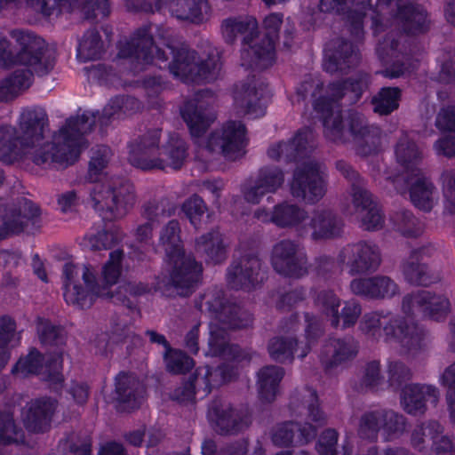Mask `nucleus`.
I'll return each instance as SVG.
<instances>
[{
  "mask_svg": "<svg viewBox=\"0 0 455 455\" xmlns=\"http://www.w3.org/2000/svg\"><path fill=\"white\" fill-rule=\"evenodd\" d=\"M370 76L358 72L354 76L328 85V95L315 100V109L321 114L324 138L335 144H347L352 141L355 128L359 124V113L350 111L346 117L337 104L344 100L345 104H355L369 87Z\"/></svg>",
  "mask_w": 455,
  "mask_h": 455,
  "instance_id": "nucleus-1",
  "label": "nucleus"
},
{
  "mask_svg": "<svg viewBox=\"0 0 455 455\" xmlns=\"http://www.w3.org/2000/svg\"><path fill=\"white\" fill-rule=\"evenodd\" d=\"M159 245L163 247L169 262L173 265L165 291L170 295L189 296L202 279L203 267L193 255L185 254L178 220H172L163 228Z\"/></svg>",
  "mask_w": 455,
  "mask_h": 455,
  "instance_id": "nucleus-2",
  "label": "nucleus"
},
{
  "mask_svg": "<svg viewBox=\"0 0 455 455\" xmlns=\"http://www.w3.org/2000/svg\"><path fill=\"white\" fill-rule=\"evenodd\" d=\"M96 123L94 113H84L81 116L67 119L52 142L44 144L31 155V160L37 165L49 161L60 164H73L79 157L81 149L86 147L84 135L90 133Z\"/></svg>",
  "mask_w": 455,
  "mask_h": 455,
  "instance_id": "nucleus-3",
  "label": "nucleus"
},
{
  "mask_svg": "<svg viewBox=\"0 0 455 455\" xmlns=\"http://www.w3.org/2000/svg\"><path fill=\"white\" fill-rule=\"evenodd\" d=\"M91 199L95 210L102 212L108 220L124 218L136 201L134 187L129 182L118 186L95 184L91 190Z\"/></svg>",
  "mask_w": 455,
  "mask_h": 455,
  "instance_id": "nucleus-4",
  "label": "nucleus"
},
{
  "mask_svg": "<svg viewBox=\"0 0 455 455\" xmlns=\"http://www.w3.org/2000/svg\"><path fill=\"white\" fill-rule=\"evenodd\" d=\"M207 417L213 430L221 436L238 435L252 423V412L248 406L235 408L230 402L221 397L211 401Z\"/></svg>",
  "mask_w": 455,
  "mask_h": 455,
  "instance_id": "nucleus-5",
  "label": "nucleus"
},
{
  "mask_svg": "<svg viewBox=\"0 0 455 455\" xmlns=\"http://www.w3.org/2000/svg\"><path fill=\"white\" fill-rule=\"evenodd\" d=\"M290 192L298 201L310 204L319 202L327 192L321 164L308 159L297 166L290 182Z\"/></svg>",
  "mask_w": 455,
  "mask_h": 455,
  "instance_id": "nucleus-6",
  "label": "nucleus"
},
{
  "mask_svg": "<svg viewBox=\"0 0 455 455\" xmlns=\"http://www.w3.org/2000/svg\"><path fill=\"white\" fill-rule=\"evenodd\" d=\"M36 330L40 344L49 351L54 353L46 363L48 375L46 380L59 384L63 381V376L59 370L62 364L63 347L68 341V331L60 324L53 323L50 319L37 316Z\"/></svg>",
  "mask_w": 455,
  "mask_h": 455,
  "instance_id": "nucleus-7",
  "label": "nucleus"
},
{
  "mask_svg": "<svg viewBox=\"0 0 455 455\" xmlns=\"http://www.w3.org/2000/svg\"><path fill=\"white\" fill-rule=\"evenodd\" d=\"M205 305L215 321L214 323L224 328L226 331L246 329L253 324V315L236 302L227 299L221 291L209 298Z\"/></svg>",
  "mask_w": 455,
  "mask_h": 455,
  "instance_id": "nucleus-8",
  "label": "nucleus"
},
{
  "mask_svg": "<svg viewBox=\"0 0 455 455\" xmlns=\"http://www.w3.org/2000/svg\"><path fill=\"white\" fill-rule=\"evenodd\" d=\"M262 260L257 251H246L235 259L227 271L228 285L234 290L250 291L264 280Z\"/></svg>",
  "mask_w": 455,
  "mask_h": 455,
  "instance_id": "nucleus-9",
  "label": "nucleus"
},
{
  "mask_svg": "<svg viewBox=\"0 0 455 455\" xmlns=\"http://www.w3.org/2000/svg\"><path fill=\"white\" fill-rule=\"evenodd\" d=\"M271 264L275 272L287 277L301 278L309 272L307 254L298 242L291 239L281 240L273 246Z\"/></svg>",
  "mask_w": 455,
  "mask_h": 455,
  "instance_id": "nucleus-10",
  "label": "nucleus"
},
{
  "mask_svg": "<svg viewBox=\"0 0 455 455\" xmlns=\"http://www.w3.org/2000/svg\"><path fill=\"white\" fill-rule=\"evenodd\" d=\"M40 214L39 207L25 197L0 204V242L23 233L28 221Z\"/></svg>",
  "mask_w": 455,
  "mask_h": 455,
  "instance_id": "nucleus-11",
  "label": "nucleus"
},
{
  "mask_svg": "<svg viewBox=\"0 0 455 455\" xmlns=\"http://www.w3.org/2000/svg\"><path fill=\"white\" fill-rule=\"evenodd\" d=\"M245 135L246 128L243 123L229 121L220 130L211 133L206 149L212 153H220L226 159L235 161L245 154Z\"/></svg>",
  "mask_w": 455,
  "mask_h": 455,
  "instance_id": "nucleus-12",
  "label": "nucleus"
},
{
  "mask_svg": "<svg viewBox=\"0 0 455 455\" xmlns=\"http://www.w3.org/2000/svg\"><path fill=\"white\" fill-rule=\"evenodd\" d=\"M213 100L212 91L202 90L195 93L192 99L187 100L180 108V115L192 136H202L215 120L216 116L212 108Z\"/></svg>",
  "mask_w": 455,
  "mask_h": 455,
  "instance_id": "nucleus-13",
  "label": "nucleus"
},
{
  "mask_svg": "<svg viewBox=\"0 0 455 455\" xmlns=\"http://www.w3.org/2000/svg\"><path fill=\"white\" fill-rule=\"evenodd\" d=\"M387 338L396 339L400 343L401 355L408 359H415L427 348V333L417 325L409 324L402 317H392L384 325Z\"/></svg>",
  "mask_w": 455,
  "mask_h": 455,
  "instance_id": "nucleus-14",
  "label": "nucleus"
},
{
  "mask_svg": "<svg viewBox=\"0 0 455 455\" xmlns=\"http://www.w3.org/2000/svg\"><path fill=\"white\" fill-rule=\"evenodd\" d=\"M11 35L16 40L18 46L15 50V65L36 67V70L39 72H47L52 67L49 60L50 55L43 63L48 50L42 37L20 30H12Z\"/></svg>",
  "mask_w": 455,
  "mask_h": 455,
  "instance_id": "nucleus-15",
  "label": "nucleus"
},
{
  "mask_svg": "<svg viewBox=\"0 0 455 455\" xmlns=\"http://www.w3.org/2000/svg\"><path fill=\"white\" fill-rule=\"evenodd\" d=\"M293 404L297 407L302 406L307 410V418L315 423L313 426L310 423L299 424L296 443L304 445L314 440L317 435V427H323L327 423L325 413L320 408L319 397L315 389L310 387H304L296 392Z\"/></svg>",
  "mask_w": 455,
  "mask_h": 455,
  "instance_id": "nucleus-16",
  "label": "nucleus"
},
{
  "mask_svg": "<svg viewBox=\"0 0 455 455\" xmlns=\"http://www.w3.org/2000/svg\"><path fill=\"white\" fill-rule=\"evenodd\" d=\"M156 60L166 63L170 57L167 66L170 72L183 80L195 82L196 70L197 64L196 52L185 46H175L164 44V47L155 46Z\"/></svg>",
  "mask_w": 455,
  "mask_h": 455,
  "instance_id": "nucleus-17",
  "label": "nucleus"
},
{
  "mask_svg": "<svg viewBox=\"0 0 455 455\" xmlns=\"http://www.w3.org/2000/svg\"><path fill=\"white\" fill-rule=\"evenodd\" d=\"M155 46L152 34L149 32V27L144 26L138 28L130 40L121 43L117 57L121 59H130L137 70H142L143 68L156 60V54L153 55Z\"/></svg>",
  "mask_w": 455,
  "mask_h": 455,
  "instance_id": "nucleus-18",
  "label": "nucleus"
},
{
  "mask_svg": "<svg viewBox=\"0 0 455 455\" xmlns=\"http://www.w3.org/2000/svg\"><path fill=\"white\" fill-rule=\"evenodd\" d=\"M57 407V400L46 396L28 402L22 413L25 429L34 435L49 432Z\"/></svg>",
  "mask_w": 455,
  "mask_h": 455,
  "instance_id": "nucleus-19",
  "label": "nucleus"
},
{
  "mask_svg": "<svg viewBox=\"0 0 455 455\" xmlns=\"http://www.w3.org/2000/svg\"><path fill=\"white\" fill-rule=\"evenodd\" d=\"M359 61L358 51L347 40L337 37L326 44L323 61V68L326 72L347 74L351 68L359 64Z\"/></svg>",
  "mask_w": 455,
  "mask_h": 455,
  "instance_id": "nucleus-20",
  "label": "nucleus"
},
{
  "mask_svg": "<svg viewBox=\"0 0 455 455\" xmlns=\"http://www.w3.org/2000/svg\"><path fill=\"white\" fill-rule=\"evenodd\" d=\"M352 204L357 212L363 214L362 224L365 230H377L383 227L384 219L373 195L363 181L351 188Z\"/></svg>",
  "mask_w": 455,
  "mask_h": 455,
  "instance_id": "nucleus-21",
  "label": "nucleus"
},
{
  "mask_svg": "<svg viewBox=\"0 0 455 455\" xmlns=\"http://www.w3.org/2000/svg\"><path fill=\"white\" fill-rule=\"evenodd\" d=\"M347 266L351 275L373 273L379 267L382 257L379 248L371 243L359 241L348 245Z\"/></svg>",
  "mask_w": 455,
  "mask_h": 455,
  "instance_id": "nucleus-22",
  "label": "nucleus"
},
{
  "mask_svg": "<svg viewBox=\"0 0 455 455\" xmlns=\"http://www.w3.org/2000/svg\"><path fill=\"white\" fill-rule=\"evenodd\" d=\"M394 182L403 180L407 185L410 198L415 207L424 212H430L434 206L435 186L420 169H413L412 172L397 176Z\"/></svg>",
  "mask_w": 455,
  "mask_h": 455,
  "instance_id": "nucleus-23",
  "label": "nucleus"
},
{
  "mask_svg": "<svg viewBox=\"0 0 455 455\" xmlns=\"http://www.w3.org/2000/svg\"><path fill=\"white\" fill-rule=\"evenodd\" d=\"M115 393L117 410L130 412L140 406L145 388L134 375L121 372L116 377Z\"/></svg>",
  "mask_w": 455,
  "mask_h": 455,
  "instance_id": "nucleus-24",
  "label": "nucleus"
},
{
  "mask_svg": "<svg viewBox=\"0 0 455 455\" xmlns=\"http://www.w3.org/2000/svg\"><path fill=\"white\" fill-rule=\"evenodd\" d=\"M48 126V116L41 108H27L20 117L18 132L23 143L32 148L43 139Z\"/></svg>",
  "mask_w": 455,
  "mask_h": 455,
  "instance_id": "nucleus-25",
  "label": "nucleus"
},
{
  "mask_svg": "<svg viewBox=\"0 0 455 455\" xmlns=\"http://www.w3.org/2000/svg\"><path fill=\"white\" fill-rule=\"evenodd\" d=\"M284 174L278 167H263L259 171L253 184L243 189L244 199L251 204H258L268 193L275 192L283 183Z\"/></svg>",
  "mask_w": 455,
  "mask_h": 455,
  "instance_id": "nucleus-26",
  "label": "nucleus"
},
{
  "mask_svg": "<svg viewBox=\"0 0 455 455\" xmlns=\"http://www.w3.org/2000/svg\"><path fill=\"white\" fill-rule=\"evenodd\" d=\"M358 347L352 339H329L323 347L320 360L325 371L353 360Z\"/></svg>",
  "mask_w": 455,
  "mask_h": 455,
  "instance_id": "nucleus-27",
  "label": "nucleus"
},
{
  "mask_svg": "<svg viewBox=\"0 0 455 455\" xmlns=\"http://www.w3.org/2000/svg\"><path fill=\"white\" fill-rule=\"evenodd\" d=\"M343 226L341 218L333 211L328 209L315 210L308 223V227L312 230L311 239L314 241L339 236Z\"/></svg>",
  "mask_w": 455,
  "mask_h": 455,
  "instance_id": "nucleus-28",
  "label": "nucleus"
},
{
  "mask_svg": "<svg viewBox=\"0 0 455 455\" xmlns=\"http://www.w3.org/2000/svg\"><path fill=\"white\" fill-rule=\"evenodd\" d=\"M350 289L355 295L379 299L394 296L398 288L390 277L375 275L353 280Z\"/></svg>",
  "mask_w": 455,
  "mask_h": 455,
  "instance_id": "nucleus-29",
  "label": "nucleus"
},
{
  "mask_svg": "<svg viewBox=\"0 0 455 455\" xmlns=\"http://www.w3.org/2000/svg\"><path fill=\"white\" fill-rule=\"evenodd\" d=\"M402 391L401 401L404 411L411 415H421L427 411V397L436 402L439 396L438 389L431 385L409 384Z\"/></svg>",
  "mask_w": 455,
  "mask_h": 455,
  "instance_id": "nucleus-30",
  "label": "nucleus"
},
{
  "mask_svg": "<svg viewBox=\"0 0 455 455\" xmlns=\"http://www.w3.org/2000/svg\"><path fill=\"white\" fill-rule=\"evenodd\" d=\"M209 328V349L206 355L232 361H242L246 358L245 353L237 344L229 342L228 333L224 328H220L215 323H210Z\"/></svg>",
  "mask_w": 455,
  "mask_h": 455,
  "instance_id": "nucleus-31",
  "label": "nucleus"
},
{
  "mask_svg": "<svg viewBox=\"0 0 455 455\" xmlns=\"http://www.w3.org/2000/svg\"><path fill=\"white\" fill-rule=\"evenodd\" d=\"M427 251L426 247L412 250L403 265L405 279L412 285L427 287L440 281L439 276L432 274L427 265L422 262Z\"/></svg>",
  "mask_w": 455,
  "mask_h": 455,
  "instance_id": "nucleus-32",
  "label": "nucleus"
},
{
  "mask_svg": "<svg viewBox=\"0 0 455 455\" xmlns=\"http://www.w3.org/2000/svg\"><path fill=\"white\" fill-rule=\"evenodd\" d=\"M357 121L359 125L355 128L352 139L356 145L357 153L363 156L378 154L381 148L380 129L369 125L361 114Z\"/></svg>",
  "mask_w": 455,
  "mask_h": 455,
  "instance_id": "nucleus-33",
  "label": "nucleus"
},
{
  "mask_svg": "<svg viewBox=\"0 0 455 455\" xmlns=\"http://www.w3.org/2000/svg\"><path fill=\"white\" fill-rule=\"evenodd\" d=\"M312 131L308 128L299 130L287 142H281V152L285 162H297L307 158L315 148Z\"/></svg>",
  "mask_w": 455,
  "mask_h": 455,
  "instance_id": "nucleus-34",
  "label": "nucleus"
},
{
  "mask_svg": "<svg viewBox=\"0 0 455 455\" xmlns=\"http://www.w3.org/2000/svg\"><path fill=\"white\" fill-rule=\"evenodd\" d=\"M221 33L228 44H234L237 35H243V43H251L258 28V22L253 17H234L225 19L221 23Z\"/></svg>",
  "mask_w": 455,
  "mask_h": 455,
  "instance_id": "nucleus-35",
  "label": "nucleus"
},
{
  "mask_svg": "<svg viewBox=\"0 0 455 455\" xmlns=\"http://www.w3.org/2000/svg\"><path fill=\"white\" fill-rule=\"evenodd\" d=\"M16 127L12 125L0 126V160L12 163L25 154L27 147L21 140Z\"/></svg>",
  "mask_w": 455,
  "mask_h": 455,
  "instance_id": "nucleus-36",
  "label": "nucleus"
},
{
  "mask_svg": "<svg viewBox=\"0 0 455 455\" xmlns=\"http://www.w3.org/2000/svg\"><path fill=\"white\" fill-rule=\"evenodd\" d=\"M196 250L197 253L205 257V261L213 264L221 263L227 257L222 235L217 229L198 237L196 240Z\"/></svg>",
  "mask_w": 455,
  "mask_h": 455,
  "instance_id": "nucleus-37",
  "label": "nucleus"
},
{
  "mask_svg": "<svg viewBox=\"0 0 455 455\" xmlns=\"http://www.w3.org/2000/svg\"><path fill=\"white\" fill-rule=\"evenodd\" d=\"M234 99L235 106L243 115L253 118L265 115L266 107L261 104L255 86L247 83L235 85Z\"/></svg>",
  "mask_w": 455,
  "mask_h": 455,
  "instance_id": "nucleus-38",
  "label": "nucleus"
},
{
  "mask_svg": "<svg viewBox=\"0 0 455 455\" xmlns=\"http://www.w3.org/2000/svg\"><path fill=\"white\" fill-rule=\"evenodd\" d=\"M169 8L177 19L196 24L205 20L210 9L206 0H172Z\"/></svg>",
  "mask_w": 455,
  "mask_h": 455,
  "instance_id": "nucleus-39",
  "label": "nucleus"
},
{
  "mask_svg": "<svg viewBox=\"0 0 455 455\" xmlns=\"http://www.w3.org/2000/svg\"><path fill=\"white\" fill-rule=\"evenodd\" d=\"M32 77L31 70L20 69L0 80V102H9L16 99L20 92L30 86Z\"/></svg>",
  "mask_w": 455,
  "mask_h": 455,
  "instance_id": "nucleus-40",
  "label": "nucleus"
},
{
  "mask_svg": "<svg viewBox=\"0 0 455 455\" xmlns=\"http://www.w3.org/2000/svg\"><path fill=\"white\" fill-rule=\"evenodd\" d=\"M396 17L406 34L423 33L428 28L426 11L412 2L399 10Z\"/></svg>",
  "mask_w": 455,
  "mask_h": 455,
  "instance_id": "nucleus-41",
  "label": "nucleus"
},
{
  "mask_svg": "<svg viewBox=\"0 0 455 455\" xmlns=\"http://www.w3.org/2000/svg\"><path fill=\"white\" fill-rule=\"evenodd\" d=\"M283 368L268 365L261 368L258 376V389L261 400L271 403L275 400L279 382L283 377Z\"/></svg>",
  "mask_w": 455,
  "mask_h": 455,
  "instance_id": "nucleus-42",
  "label": "nucleus"
},
{
  "mask_svg": "<svg viewBox=\"0 0 455 455\" xmlns=\"http://www.w3.org/2000/svg\"><path fill=\"white\" fill-rule=\"evenodd\" d=\"M395 153L398 164L404 168L403 174L412 172L413 169H419L417 165L421 161L422 154L415 141L408 135L403 134L398 139Z\"/></svg>",
  "mask_w": 455,
  "mask_h": 455,
  "instance_id": "nucleus-43",
  "label": "nucleus"
},
{
  "mask_svg": "<svg viewBox=\"0 0 455 455\" xmlns=\"http://www.w3.org/2000/svg\"><path fill=\"white\" fill-rule=\"evenodd\" d=\"M298 346L296 335H277L267 342V352L275 362L284 363H291L294 359V351Z\"/></svg>",
  "mask_w": 455,
  "mask_h": 455,
  "instance_id": "nucleus-44",
  "label": "nucleus"
},
{
  "mask_svg": "<svg viewBox=\"0 0 455 455\" xmlns=\"http://www.w3.org/2000/svg\"><path fill=\"white\" fill-rule=\"evenodd\" d=\"M307 218V212L297 204L282 203L275 206L271 220L280 228H292Z\"/></svg>",
  "mask_w": 455,
  "mask_h": 455,
  "instance_id": "nucleus-45",
  "label": "nucleus"
},
{
  "mask_svg": "<svg viewBox=\"0 0 455 455\" xmlns=\"http://www.w3.org/2000/svg\"><path fill=\"white\" fill-rule=\"evenodd\" d=\"M387 382L394 391H401L413 378L412 369L400 359L388 360L387 363Z\"/></svg>",
  "mask_w": 455,
  "mask_h": 455,
  "instance_id": "nucleus-46",
  "label": "nucleus"
},
{
  "mask_svg": "<svg viewBox=\"0 0 455 455\" xmlns=\"http://www.w3.org/2000/svg\"><path fill=\"white\" fill-rule=\"evenodd\" d=\"M65 300L68 304L77 307L80 309L90 308L97 298H106V291H97L84 287L81 284H75L72 290H68V283L65 284Z\"/></svg>",
  "mask_w": 455,
  "mask_h": 455,
  "instance_id": "nucleus-47",
  "label": "nucleus"
},
{
  "mask_svg": "<svg viewBox=\"0 0 455 455\" xmlns=\"http://www.w3.org/2000/svg\"><path fill=\"white\" fill-rule=\"evenodd\" d=\"M402 92L399 87H383L371 99L373 111L387 116L399 108Z\"/></svg>",
  "mask_w": 455,
  "mask_h": 455,
  "instance_id": "nucleus-48",
  "label": "nucleus"
},
{
  "mask_svg": "<svg viewBox=\"0 0 455 455\" xmlns=\"http://www.w3.org/2000/svg\"><path fill=\"white\" fill-rule=\"evenodd\" d=\"M275 41H270L264 36L259 42L251 45L248 51V54L251 56V65L259 69L270 67L275 61Z\"/></svg>",
  "mask_w": 455,
  "mask_h": 455,
  "instance_id": "nucleus-49",
  "label": "nucleus"
},
{
  "mask_svg": "<svg viewBox=\"0 0 455 455\" xmlns=\"http://www.w3.org/2000/svg\"><path fill=\"white\" fill-rule=\"evenodd\" d=\"M222 68L221 52L210 49L207 57L197 61L195 82L215 80Z\"/></svg>",
  "mask_w": 455,
  "mask_h": 455,
  "instance_id": "nucleus-50",
  "label": "nucleus"
},
{
  "mask_svg": "<svg viewBox=\"0 0 455 455\" xmlns=\"http://www.w3.org/2000/svg\"><path fill=\"white\" fill-rule=\"evenodd\" d=\"M25 434L20 427L11 411H0V444H25Z\"/></svg>",
  "mask_w": 455,
  "mask_h": 455,
  "instance_id": "nucleus-51",
  "label": "nucleus"
},
{
  "mask_svg": "<svg viewBox=\"0 0 455 455\" xmlns=\"http://www.w3.org/2000/svg\"><path fill=\"white\" fill-rule=\"evenodd\" d=\"M443 433L441 425L437 421H427L418 425L411 434V445L419 451L426 449L427 444H431L439 438Z\"/></svg>",
  "mask_w": 455,
  "mask_h": 455,
  "instance_id": "nucleus-52",
  "label": "nucleus"
},
{
  "mask_svg": "<svg viewBox=\"0 0 455 455\" xmlns=\"http://www.w3.org/2000/svg\"><path fill=\"white\" fill-rule=\"evenodd\" d=\"M187 151V143L178 137H172L166 144H163L161 154L166 157V168L180 169L188 156Z\"/></svg>",
  "mask_w": 455,
  "mask_h": 455,
  "instance_id": "nucleus-53",
  "label": "nucleus"
},
{
  "mask_svg": "<svg viewBox=\"0 0 455 455\" xmlns=\"http://www.w3.org/2000/svg\"><path fill=\"white\" fill-rule=\"evenodd\" d=\"M104 45L96 28L89 29L83 36L78 46V57L83 60H92L101 57Z\"/></svg>",
  "mask_w": 455,
  "mask_h": 455,
  "instance_id": "nucleus-54",
  "label": "nucleus"
},
{
  "mask_svg": "<svg viewBox=\"0 0 455 455\" xmlns=\"http://www.w3.org/2000/svg\"><path fill=\"white\" fill-rule=\"evenodd\" d=\"M161 148L143 151L135 155H128L129 163L142 171L166 169V157L162 156Z\"/></svg>",
  "mask_w": 455,
  "mask_h": 455,
  "instance_id": "nucleus-55",
  "label": "nucleus"
},
{
  "mask_svg": "<svg viewBox=\"0 0 455 455\" xmlns=\"http://www.w3.org/2000/svg\"><path fill=\"white\" fill-rule=\"evenodd\" d=\"M81 17L84 20L98 23L109 16L110 0H78Z\"/></svg>",
  "mask_w": 455,
  "mask_h": 455,
  "instance_id": "nucleus-56",
  "label": "nucleus"
},
{
  "mask_svg": "<svg viewBox=\"0 0 455 455\" xmlns=\"http://www.w3.org/2000/svg\"><path fill=\"white\" fill-rule=\"evenodd\" d=\"M176 205L167 198L153 199L146 203L142 207V216L155 223H159L161 219H165L175 213Z\"/></svg>",
  "mask_w": 455,
  "mask_h": 455,
  "instance_id": "nucleus-57",
  "label": "nucleus"
},
{
  "mask_svg": "<svg viewBox=\"0 0 455 455\" xmlns=\"http://www.w3.org/2000/svg\"><path fill=\"white\" fill-rule=\"evenodd\" d=\"M111 157V150L106 146H98L92 149V156L88 165L86 179L90 182H97L103 171L107 168Z\"/></svg>",
  "mask_w": 455,
  "mask_h": 455,
  "instance_id": "nucleus-58",
  "label": "nucleus"
},
{
  "mask_svg": "<svg viewBox=\"0 0 455 455\" xmlns=\"http://www.w3.org/2000/svg\"><path fill=\"white\" fill-rule=\"evenodd\" d=\"M316 305L322 312L330 317L331 323L334 327L339 325L340 299L332 291H322L317 294Z\"/></svg>",
  "mask_w": 455,
  "mask_h": 455,
  "instance_id": "nucleus-59",
  "label": "nucleus"
},
{
  "mask_svg": "<svg viewBox=\"0 0 455 455\" xmlns=\"http://www.w3.org/2000/svg\"><path fill=\"white\" fill-rule=\"evenodd\" d=\"M166 371L172 374H185L194 366V361L186 353L170 348L164 352Z\"/></svg>",
  "mask_w": 455,
  "mask_h": 455,
  "instance_id": "nucleus-60",
  "label": "nucleus"
},
{
  "mask_svg": "<svg viewBox=\"0 0 455 455\" xmlns=\"http://www.w3.org/2000/svg\"><path fill=\"white\" fill-rule=\"evenodd\" d=\"M381 419V410L364 412L359 419V436L363 439L375 440L382 427Z\"/></svg>",
  "mask_w": 455,
  "mask_h": 455,
  "instance_id": "nucleus-61",
  "label": "nucleus"
},
{
  "mask_svg": "<svg viewBox=\"0 0 455 455\" xmlns=\"http://www.w3.org/2000/svg\"><path fill=\"white\" fill-rule=\"evenodd\" d=\"M161 129H150L129 143V154L135 155L143 151L161 148Z\"/></svg>",
  "mask_w": 455,
  "mask_h": 455,
  "instance_id": "nucleus-62",
  "label": "nucleus"
},
{
  "mask_svg": "<svg viewBox=\"0 0 455 455\" xmlns=\"http://www.w3.org/2000/svg\"><path fill=\"white\" fill-rule=\"evenodd\" d=\"M424 307L422 314L426 316L437 318L445 315L450 311V301L443 295L425 290Z\"/></svg>",
  "mask_w": 455,
  "mask_h": 455,
  "instance_id": "nucleus-63",
  "label": "nucleus"
},
{
  "mask_svg": "<svg viewBox=\"0 0 455 455\" xmlns=\"http://www.w3.org/2000/svg\"><path fill=\"white\" fill-rule=\"evenodd\" d=\"M391 220L396 229L405 236H417L421 232L418 220L407 210L395 212L392 215Z\"/></svg>",
  "mask_w": 455,
  "mask_h": 455,
  "instance_id": "nucleus-64",
  "label": "nucleus"
}]
</instances>
